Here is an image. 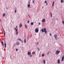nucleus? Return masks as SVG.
<instances>
[{"label": "nucleus", "mask_w": 64, "mask_h": 64, "mask_svg": "<svg viewBox=\"0 0 64 64\" xmlns=\"http://www.w3.org/2000/svg\"><path fill=\"white\" fill-rule=\"evenodd\" d=\"M28 16H29V15H28Z\"/></svg>", "instance_id": "obj_45"}, {"label": "nucleus", "mask_w": 64, "mask_h": 64, "mask_svg": "<svg viewBox=\"0 0 64 64\" xmlns=\"http://www.w3.org/2000/svg\"><path fill=\"white\" fill-rule=\"evenodd\" d=\"M46 21V20H45L44 18L42 20V22H45Z\"/></svg>", "instance_id": "obj_7"}, {"label": "nucleus", "mask_w": 64, "mask_h": 64, "mask_svg": "<svg viewBox=\"0 0 64 64\" xmlns=\"http://www.w3.org/2000/svg\"><path fill=\"white\" fill-rule=\"evenodd\" d=\"M31 37H32V36H31Z\"/></svg>", "instance_id": "obj_44"}, {"label": "nucleus", "mask_w": 64, "mask_h": 64, "mask_svg": "<svg viewBox=\"0 0 64 64\" xmlns=\"http://www.w3.org/2000/svg\"><path fill=\"white\" fill-rule=\"evenodd\" d=\"M35 32H36V33H37L39 31V29H38V28H36L35 30Z\"/></svg>", "instance_id": "obj_4"}, {"label": "nucleus", "mask_w": 64, "mask_h": 64, "mask_svg": "<svg viewBox=\"0 0 64 64\" xmlns=\"http://www.w3.org/2000/svg\"><path fill=\"white\" fill-rule=\"evenodd\" d=\"M37 43H38L37 44V45H38V42Z\"/></svg>", "instance_id": "obj_41"}, {"label": "nucleus", "mask_w": 64, "mask_h": 64, "mask_svg": "<svg viewBox=\"0 0 64 64\" xmlns=\"http://www.w3.org/2000/svg\"><path fill=\"white\" fill-rule=\"evenodd\" d=\"M16 10H15V13H16Z\"/></svg>", "instance_id": "obj_29"}, {"label": "nucleus", "mask_w": 64, "mask_h": 64, "mask_svg": "<svg viewBox=\"0 0 64 64\" xmlns=\"http://www.w3.org/2000/svg\"><path fill=\"white\" fill-rule=\"evenodd\" d=\"M44 8V6H42V9H43Z\"/></svg>", "instance_id": "obj_34"}, {"label": "nucleus", "mask_w": 64, "mask_h": 64, "mask_svg": "<svg viewBox=\"0 0 64 64\" xmlns=\"http://www.w3.org/2000/svg\"><path fill=\"white\" fill-rule=\"evenodd\" d=\"M5 16V14H3V16Z\"/></svg>", "instance_id": "obj_24"}, {"label": "nucleus", "mask_w": 64, "mask_h": 64, "mask_svg": "<svg viewBox=\"0 0 64 64\" xmlns=\"http://www.w3.org/2000/svg\"><path fill=\"white\" fill-rule=\"evenodd\" d=\"M58 63H60V60H58Z\"/></svg>", "instance_id": "obj_20"}, {"label": "nucleus", "mask_w": 64, "mask_h": 64, "mask_svg": "<svg viewBox=\"0 0 64 64\" xmlns=\"http://www.w3.org/2000/svg\"><path fill=\"white\" fill-rule=\"evenodd\" d=\"M60 52V51L58 50H57L56 52V55H58L59 54V53Z\"/></svg>", "instance_id": "obj_3"}, {"label": "nucleus", "mask_w": 64, "mask_h": 64, "mask_svg": "<svg viewBox=\"0 0 64 64\" xmlns=\"http://www.w3.org/2000/svg\"><path fill=\"white\" fill-rule=\"evenodd\" d=\"M44 3H47V1L46 0H45Z\"/></svg>", "instance_id": "obj_27"}, {"label": "nucleus", "mask_w": 64, "mask_h": 64, "mask_svg": "<svg viewBox=\"0 0 64 64\" xmlns=\"http://www.w3.org/2000/svg\"><path fill=\"white\" fill-rule=\"evenodd\" d=\"M44 56H45V54H42V57H44Z\"/></svg>", "instance_id": "obj_16"}, {"label": "nucleus", "mask_w": 64, "mask_h": 64, "mask_svg": "<svg viewBox=\"0 0 64 64\" xmlns=\"http://www.w3.org/2000/svg\"><path fill=\"white\" fill-rule=\"evenodd\" d=\"M30 2H29V4H30Z\"/></svg>", "instance_id": "obj_43"}, {"label": "nucleus", "mask_w": 64, "mask_h": 64, "mask_svg": "<svg viewBox=\"0 0 64 64\" xmlns=\"http://www.w3.org/2000/svg\"><path fill=\"white\" fill-rule=\"evenodd\" d=\"M18 49H16V51H18Z\"/></svg>", "instance_id": "obj_31"}, {"label": "nucleus", "mask_w": 64, "mask_h": 64, "mask_svg": "<svg viewBox=\"0 0 64 64\" xmlns=\"http://www.w3.org/2000/svg\"><path fill=\"white\" fill-rule=\"evenodd\" d=\"M21 41V42H22V43H23V41L22 40Z\"/></svg>", "instance_id": "obj_39"}, {"label": "nucleus", "mask_w": 64, "mask_h": 64, "mask_svg": "<svg viewBox=\"0 0 64 64\" xmlns=\"http://www.w3.org/2000/svg\"><path fill=\"white\" fill-rule=\"evenodd\" d=\"M32 54H35V52H33L32 53Z\"/></svg>", "instance_id": "obj_13"}, {"label": "nucleus", "mask_w": 64, "mask_h": 64, "mask_svg": "<svg viewBox=\"0 0 64 64\" xmlns=\"http://www.w3.org/2000/svg\"><path fill=\"white\" fill-rule=\"evenodd\" d=\"M50 36H51V34L50 33Z\"/></svg>", "instance_id": "obj_37"}, {"label": "nucleus", "mask_w": 64, "mask_h": 64, "mask_svg": "<svg viewBox=\"0 0 64 64\" xmlns=\"http://www.w3.org/2000/svg\"><path fill=\"white\" fill-rule=\"evenodd\" d=\"M49 53H50V52H48L47 54V55H48Z\"/></svg>", "instance_id": "obj_25"}, {"label": "nucleus", "mask_w": 64, "mask_h": 64, "mask_svg": "<svg viewBox=\"0 0 64 64\" xmlns=\"http://www.w3.org/2000/svg\"><path fill=\"white\" fill-rule=\"evenodd\" d=\"M18 39L19 40H20V41H22L21 40V39H20L19 38H18Z\"/></svg>", "instance_id": "obj_28"}, {"label": "nucleus", "mask_w": 64, "mask_h": 64, "mask_svg": "<svg viewBox=\"0 0 64 64\" xmlns=\"http://www.w3.org/2000/svg\"><path fill=\"white\" fill-rule=\"evenodd\" d=\"M54 2H52V6H54Z\"/></svg>", "instance_id": "obj_15"}, {"label": "nucleus", "mask_w": 64, "mask_h": 64, "mask_svg": "<svg viewBox=\"0 0 64 64\" xmlns=\"http://www.w3.org/2000/svg\"><path fill=\"white\" fill-rule=\"evenodd\" d=\"M4 45L5 47L6 48V43H5V42H4Z\"/></svg>", "instance_id": "obj_21"}, {"label": "nucleus", "mask_w": 64, "mask_h": 64, "mask_svg": "<svg viewBox=\"0 0 64 64\" xmlns=\"http://www.w3.org/2000/svg\"><path fill=\"white\" fill-rule=\"evenodd\" d=\"M25 27L26 29H27V25H26L25 24Z\"/></svg>", "instance_id": "obj_18"}, {"label": "nucleus", "mask_w": 64, "mask_h": 64, "mask_svg": "<svg viewBox=\"0 0 64 64\" xmlns=\"http://www.w3.org/2000/svg\"><path fill=\"white\" fill-rule=\"evenodd\" d=\"M30 24L32 25H33L34 24V23H33V22H31Z\"/></svg>", "instance_id": "obj_14"}, {"label": "nucleus", "mask_w": 64, "mask_h": 64, "mask_svg": "<svg viewBox=\"0 0 64 64\" xmlns=\"http://www.w3.org/2000/svg\"><path fill=\"white\" fill-rule=\"evenodd\" d=\"M16 44L17 45H18L19 44H20L19 43V42H17L16 43Z\"/></svg>", "instance_id": "obj_10"}, {"label": "nucleus", "mask_w": 64, "mask_h": 64, "mask_svg": "<svg viewBox=\"0 0 64 64\" xmlns=\"http://www.w3.org/2000/svg\"><path fill=\"white\" fill-rule=\"evenodd\" d=\"M34 1H35V0H33V3H34Z\"/></svg>", "instance_id": "obj_32"}, {"label": "nucleus", "mask_w": 64, "mask_h": 64, "mask_svg": "<svg viewBox=\"0 0 64 64\" xmlns=\"http://www.w3.org/2000/svg\"><path fill=\"white\" fill-rule=\"evenodd\" d=\"M20 27L21 28L22 27V24H20Z\"/></svg>", "instance_id": "obj_9"}, {"label": "nucleus", "mask_w": 64, "mask_h": 64, "mask_svg": "<svg viewBox=\"0 0 64 64\" xmlns=\"http://www.w3.org/2000/svg\"><path fill=\"white\" fill-rule=\"evenodd\" d=\"M64 55L62 58V61H64Z\"/></svg>", "instance_id": "obj_5"}, {"label": "nucleus", "mask_w": 64, "mask_h": 64, "mask_svg": "<svg viewBox=\"0 0 64 64\" xmlns=\"http://www.w3.org/2000/svg\"><path fill=\"white\" fill-rule=\"evenodd\" d=\"M41 31L42 32H44L46 34L47 33V31L46 30V28H44V29L42 28V29Z\"/></svg>", "instance_id": "obj_1"}, {"label": "nucleus", "mask_w": 64, "mask_h": 64, "mask_svg": "<svg viewBox=\"0 0 64 64\" xmlns=\"http://www.w3.org/2000/svg\"><path fill=\"white\" fill-rule=\"evenodd\" d=\"M61 2L63 3V0H61Z\"/></svg>", "instance_id": "obj_22"}, {"label": "nucleus", "mask_w": 64, "mask_h": 64, "mask_svg": "<svg viewBox=\"0 0 64 64\" xmlns=\"http://www.w3.org/2000/svg\"><path fill=\"white\" fill-rule=\"evenodd\" d=\"M30 4H29L28 5V8H30Z\"/></svg>", "instance_id": "obj_11"}, {"label": "nucleus", "mask_w": 64, "mask_h": 64, "mask_svg": "<svg viewBox=\"0 0 64 64\" xmlns=\"http://www.w3.org/2000/svg\"><path fill=\"white\" fill-rule=\"evenodd\" d=\"M17 26H16V27L14 28V29L15 30H16V35H18V29H17Z\"/></svg>", "instance_id": "obj_2"}, {"label": "nucleus", "mask_w": 64, "mask_h": 64, "mask_svg": "<svg viewBox=\"0 0 64 64\" xmlns=\"http://www.w3.org/2000/svg\"><path fill=\"white\" fill-rule=\"evenodd\" d=\"M3 30H4V28H3Z\"/></svg>", "instance_id": "obj_42"}, {"label": "nucleus", "mask_w": 64, "mask_h": 64, "mask_svg": "<svg viewBox=\"0 0 64 64\" xmlns=\"http://www.w3.org/2000/svg\"><path fill=\"white\" fill-rule=\"evenodd\" d=\"M44 64H46V62L45 60H44Z\"/></svg>", "instance_id": "obj_17"}, {"label": "nucleus", "mask_w": 64, "mask_h": 64, "mask_svg": "<svg viewBox=\"0 0 64 64\" xmlns=\"http://www.w3.org/2000/svg\"><path fill=\"white\" fill-rule=\"evenodd\" d=\"M4 35H5V32H4Z\"/></svg>", "instance_id": "obj_30"}, {"label": "nucleus", "mask_w": 64, "mask_h": 64, "mask_svg": "<svg viewBox=\"0 0 64 64\" xmlns=\"http://www.w3.org/2000/svg\"><path fill=\"white\" fill-rule=\"evenodd\" d=\"M24 42L25 43H26V39H25L24 40Z\"/></svg>", "instance_id": "obj_19"}, {"label": "nucleus", "mask_w": 64, "mask_h": 64, "mask_svg": "<svg viewBox=\"0 0 64 64\" xmlns=\"http://www.w3.org/2000/svg\"><path fill=\"white\" fill-rule=\"evenodd\" d=\"M1 43H2V45L3 46H4V43H3V42H1Z\"/></svg>", "instance_id": "obj_12"}, {"label": "nucleus", "mask_w": 64, "mask_h": 64, "mask_svg": "<svg viewBox=\"0 0 64 64\" xmlns=\"http://www.w3.org/2000/svg\"><path fill=\"white\" fill-rule=\"evenodd\" d=\"M50 16H52V12L50 13Z\"/></svg>", "instance_id": "obj_26"}, {"label": "nucleus", "mask_w": 64, "mask_h": 64, "mask_svg": "<svg viewBox=\"0 0 64 64\" xmlns=\"http://www.w3.org/2000/svg\"><path fill=\"white\" fill-rule=\"evenodd\" d=\"M46 6H47V5H48V3H46Z\"/></svg>", "instance_id": "obj_36"}, {"label": "nucleus", "mask_w": 64, "mask_h": 64, "mask_svg": "<svg viewBox=\"0 0 64 64\" xmlns=\"http://www.w3.org/2000/svg\"><path fill=\"white\" fill-rule=\"evenodd\" d=\"M3 30L4 31V32H5V30Z\"/></svg>", "instance_id": "obj_40"}, {"label": "nucleus", "mask_w": 64, "mask_h": 64, "mask_svg": "<svg viewBox=\"0 0 64 64\" xmlns=\"http://www.w3.org/2000/svg\"><path fill=\"white\" fill-rule=\"evenodd\" d=\"M30 57H32V55H30Z\"/></svg>", "instance_id": "obj_38"}, {"label": "nucleus", "mask_w": 64, "mask_h": 64, "mask_svg": "<svg viewBox=\"0 0 64 64\" xmlns=\"http://www.w3.org/2000/svg\"><path fill=\"white\" fill-rule=\"evenodd\" d=\"M28 23H29V21H28Z\"/></svg>", "instance_id": "obj_33"}, {"label": "nucleus", "mask_w": 64, "mask_h": 64, "mask_svg": "<svg viewBox=\"0 0 64 64\" xmlns=\"http://www.w3.org/2000/svg\"><path fill=\"white\" fill-rule=\"evenodd\" d=\"M52 16H51V17H52Z\"/></svg>", "instance_id": "obj_46"}, {"label": "nucleus", "mask_w": 64, "mask_h": 64, "mask_svg": "<svg viewBox=\"0 0 64 64\" xmlns=\"http://www.w3.org/2000/svg\"><path fill=\"white\" fill-rule=\"evenodd\" d=\"M28 55H30L31 54V53L30 52H28Z\"/></svg>", "instance_id": "obj_6"}, {"label": "nucleus", "mask_w": 64, "mask_h": 64, "mask_svg": "<svg viewBox=\"0 0 64 64\" xmlns=\"http://www.w3.org/2000/svg\"><path fill=\"white\" fill-rule=\"evenodd\" d=\"M38 50V51L39 50H40V49H39V47H38L37 48Z\"/></svg>", "instance_id": "obj_23"}, {"label": "nucleus", "mask_w": 64, "mask_h": 64, "mask_svg": "<svg viewBox=\"0 0 64 64\" xmlns=\"http://www.w3.org/2000/svg\"><path fill=\"white\" fill-rule=\"evenodd\" d=\"M55 39H57V34H55L54 35Z\"/></svg>", "instance_id": "obj_8"}, {"label": "nucleus", "mask_w": 64, "mask_h": 64, "mask_svg": "<svg viewBox=\"0 0 64 64\" xmlns=\"http://www.w3.org/2000/svg\"><path fill=\"white\" fill-rule=\"evenodd\" d=\"M38 24H39V25H40V22H39L38 23Z\"/></svg>", "instance_id": "obj_35"}]
</instances>
